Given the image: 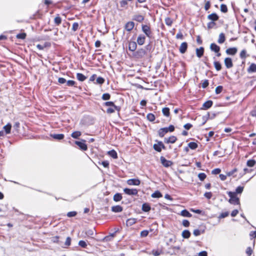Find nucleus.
<instances>
[{"label":"nucleus","mask_w":256,"mask_h":256,"mask_svg":"<svg viewBox=\"0 0 256 256\" xmlns=\"http://www.w3.org/2000/svg\"><path fill=\"white\" fill-rule=\"evenodd\" d=\"M104 106H108L106 110V113L108 114L114 113L116 110L118 112L120 110V107L116 106L114 102L111 101L105 102Z\"/></svg>","instance_id":"1"},{"label":"nucleus","mask_w":256,"mask_h":256,"mask_svg":"<svg viewBox=\"0 0 256 256\" xmlns=\"http://www.w3.org/2000/svg\"><path fill=\"white\" fill-rule=\"evenodd\" d=\"M142 30L145 34L144 36L149 38H151L152 37L153 32L150 23L146 24H142Z\"/></svg>","instance_id":"2"},{"label":"nucleus","mask_w":256,"mask_h":256,"mask_svg":"<svg viewBox=\"0 0 256 256\" xmlns=\"http://www.w3.org/2000/svg\"><path fill=\"white\" fill-rule=\"evenodd\" d=\"M175 128L173 125H170L168 127L160 128L158 130V134L160 137H164L168 132H174Z\"/></svg>","instance_id":"3"},{"label":"nucleus","mask_w":256,"mask_h":256,"mask_svg":"<svg viewBox=\"0 0 256 256\" xmlns=\"http://www.w3.org/2000/svg\"><path fill=\"white\" fill-rule=\"evenodd\" d=\"M227 194L230 197L228 202L232 204L240 205V198L237 196V195L232 192H228Z\"/></svg>","instance_id":"4"},{"label":"nucleus","mask_w":256,"mask_h":256,"mask_svg":"<svg viewBox=\"0 0 256 256\" xmlns=\"http://www.w3.org/2000/svg\"><path fill=\"white\" fill-rule=\"evenodd\" d=\"M146 54V50L144 48H139L133 54V57L140 59L144 57Z\"/></svg>","instance_id":"5"},{"label":"nucleus","mask_w":256,"mask_h":256,"mask_svg":"<svg viewBox=\"0 0 256 256\" xmlns=\"http://www.w3.org/2000/svg\"><path fill=\"white\" fill-rule=\"evenodd\" d=\"M86 142V140H82L81 141H75L74 143L79 147L80 150L86 151L88 150V146Z\"/></svg>","instance_id":"6"},{"label":"nucleus","mask_w":256,"mask_h":256,"mask_svg":"<svg viewBox=\"0 0 256 256\" xmlns=\"http://www.w3.org/2000/svg\"><path fill=\"white\" fill-rule=\"evenodd\" d=\"M160 160L162 166L166 168H168L173 164V162L171 160H167L164 157L162 156Z\"/></svg>","instance_id":"7"},{"label":"nucleus","mask_w":256,"mask_h":256,"mask_svg":"<svg viewBox=\"0 0 256 256\" xmlns=\"http://www.w3.org/2000/svg\"><path fill=\"white\" fill-rule=\"evenodd\" d=\"M124 192L125 194L130 196H136L138 194V191L136 188L130 189L128 188H125L124 189Z\"/></svg>","instance_id":"8"},{"label":"nucleus","mask_w":256,"mask_h":256,"mask_svg":"<svg viewBox=\"0 0 256 256\" xmlns=\"http://www.w3.org/2000/svg\"><path fill=\"white\" fill-rule=\"evenodd\" d=\"M146 40V36H145L143 34H140L137 38L136 42L139 46H142L145 43Z\"/></svg>","instance_id":"9"},{"label":"nucleus","mask_w":256,"mask_h":256,"mask_svg":"<svg viewBox=\"0 0 256 256\" xmlns=\"http://www.w3.org/2000/svg\"><path fill=\"white\" fill-rule=\"evenodd\" d=\"M178 140L176 136H170L168 138H164V142L166 144H174Z\"/></svg>","instance_id":"10"},{"label":"nucleus","mask_w":256,"mask_h":256,"mask_svg":"<svg viewBox=\"0 0 256 256\" xmlns=\"http://www.w3.org/2000/svg\"><path fill=\"white\" fill-rule=\"evenodd\" d=\"M134 26V23L132 21L127 22L124 25V29L128 32H131Z\"/></svg>","instance_id":"11"},{"label":"nucleus","mask_w":256,"mask_h":256,"mask_svg":"<svg viewBox=\"0 0 256 256\" xmlns=\"http://www.w3.org/2000/svg\"><path fill=\"white\" fill-rule=\"evenodd\" d=\"M127 184L130 186H139L140 184V181L138 178H132L127 180Z\"/></svg>","instance_id":"12"},{"label":"nucleus","mask_w":256,"mask_h":256,"mask_svg":"<svg viewBox=\"0 0 256 256\" xmlns=\"http://www.w3.org/2000/svg\"><path fill=\"white\" fill-rule=\"evenodd\" d=\"M137 48V43L134 41H130L128 42V50H129L135 52Z\"/></svg>","instance_id":"13"},{"label":"nucleus","mask_w":256,"mask_h":256,"mask_svg":"<svg viewBox=\"0 0 256 256\" xmlns=\"http://www.w3.org/2000/svg\"><path fill=\"white\" fill-rule=\"evenodd\" d=\"M224 63L226 67L227 68H230L234 66L232 62V60L230 58H225V59L224 60Z\"/></svg>","instance_id":"14"},{"label":"nucleus","mask_w":256,"mask_h":256,"mask_svg":"<svg viewBox=\"0 0 256 256\" xmlns=\"http://www.w3.org/2000/svg\"><path fill=\"white\" fill-rule=\"evenodd\" d=\"M207 18L209 20H211V22H214L219 19V16L215 12L212 13L208 15Z\"/></svg>","instance_id":"15"},{"label":"nucleus","mask_w":256,"mask_h":256,"mask_svg":"<svg viewBox=\"0 0 256 256\" xmlns=\"http://www.w3.org/2000/svg\"><path fill=\"white\" fill-rule=\"evenodd\" d=\"M238 52V49L236 48H230L226 50V52L228 55L234 56Z\"/></svg>","instance_id":"16"},{"label":"nucleus","mask_w":256,"mask_h":256,"mask_svg":"<svg viewBox=\"0 0 256 256\" xmlns=\"http://www.w3.org/2000/svg\"><path fill=\"white\" fill-rule=\"evenodd\" d=\"M188 44L186 42H183L181 44L180 48L179 51L181 54H184L188 49Z\"/></svg>","instance_id":"17"},{"label":"nucleus","mask_w":256,"mask_h":256,"mask_svg":"<svg viewBox=\"0 0 256 256\" xmlns=\"http://www.w3.org/2000/svg\"><path fill=\"white\" fill-rule=\"evenodd\" d=\"M212 104L213 102L212 100H207L203 104L202 109L206 110L211 108L212 106Z\"/></svg>","instance_id":"18"},{"label":"nucleus","mask_w":256,"mask_h":256,"mask_svg":"<svg viewBox=\"0 0 256 256\" xmlns=\"http://www.w3.org/2000/svg\"><path fill=\"white\" fill-rule=\"evenodd\" d=\"M211 51L214 52H218L220 51V47L215 43H212L210 46Z\"/></svg>","instance_id":"19"},{"label":"nucleus","mask_w":256,"mask_h":256,"mask_svg":"<svg viewBox=\"0 0 256 256\" xmlns=\"http://www.w3.org/2000/svg\"><path fill=\"white\" fill-rule=\"evenodd\" d=\"M204 49L203 47L201 46L200 48H197L196 50V55L198 58H202L204 54Z\"/></svg>","instance_id":"20"},{"label":"nucleus","mask_w":256,"mask_h":256,"mask_svg":"<svg viewBox=\"0 0 256 256\" xmlns=\"http://www.w3.org/2000/svg\"><path fill=\"white\" fill-rule=\"evenodd\" d=\"M249 56V54H247V51L246 50L244 49L241 50L240 54V57L242 60L245 61L246 58Z\"/></svg>","instance_id":"21"},{"label":"nucleus","mask_w":256,"mask_h":256,"mask_svg":"<svg viewBox=\"0 0 256 256\" xmlns=\"http://www.w3.org/2000/svg\"><path fill=\"white\" fill-rule=\"evenodd\" d=\"M226 36L225 34L223 32L220 34L218 36V42L220 44H222L224 42L226 41Z\"/></svg>","instance_id":"22"},{"label":"nucleus","mask_w":256,"mask_h":256,"mask_svg":"<svg viewBox=\"0 0 256 256\" xmlns=\"http://www.w3.org/2000/svg\"><path fill=\"white\" fill-rule=\"evenodd\" d=\"M214 156H217L219 158H222L224 156V152L222 148L219 150H216L214 152Z\"/></svg>","instance_id":"23"},{"label":"nucleus","mask_w":256,"mask_h":256,"mask_svg":"<svg viewBox=\"0 0 256 256\" xmlns=\"http://www.w3.org/2000/svg\"><path fill=\"white\" fill-rule=\"evenodd\" d=\"M144 19V17L140 14H136L134 16L133 20L139 22H142Z\"/></svg>","instance_id":"24"},{"label":"nucleus","mask_w":256,"mask_h":256,"mask_svg":"<svg viewBox=\"0 0 256 256\" xmlns=\"http://www.w3.org/2000/svg\"><path fill=\"white\" fill-rule=\"evenodd\" d=\"M151 209L150 206L148 203H144L142 205V210L144 212H148Z\"/></svg>","instance_id":"25"},{"label":"nucleus","mask_w":256,"mask_h":256,"mask_svg":"<svg viewBox=\"0 0 256 256\" xmlns=\"http://www.w3.org/2000/svg\"><path fill=\"white\" fill-rule=\"evenodd\" d=\"M50 136L52 137L55 140H62L64 136V134H50Z\"/></svg>","instance_id":"26"},{"label":"nucleus","mask_w":256,"mask_h":256,"mask_svg":"<svg viewBox=\"0 0 256 256\" xmlns=\"http://www.w3.org/2000/svg\"><path fill=\"white\" fill-rule=\"evenodd\" d=\"M76 76L78 80L80 82H84L87 78V77L82 73H77Z\"/></svg>","instance_id":"27"},{"label":"nucleus","mask_w":256,"mask_h":256,"mask_svg":"<svg viewBox=\"0 0 256 256\" xmlns=\"http://www.w3.org/2000/svg\"><path fill=\"white\" fill-rule=\"evenodd\" d=\"M62 18H60L59 14H57L56 17L54 18V24L58 26L62 23Z\"/></svg>","instance_id":"28"},{"label":"nucleus","mask_w":256,"mask_h":256,"mask_svg":"<svg viewBox=\"0 0 256 256\" xmlns=\"http://www.w3.org/2000/svg\"><path fill=\"white\" fill-rule=\"evenodd\" d=\"M108 154L109 156H110V157L114 159H116L118 158L117 152L114 150L108 151Z\"/></svg>","instance_id":"29"},{"label":"nucleus","mask_w":256,"mask_h":256,"mask_svg":"<svg viewBox=\"0 0 256 256\" xmlns=\"http://www.w3.org/2000/svg\"><path fill=\"white\" fill-rule=\"evenodd\" d=\"M162 112L165 116L169 117L170 116V110L168 107L162 108Z\"/></svg>","instance_id":"30"},{"label":"nucleus","mask_w":256,"mask_h":256,"mask_svg":"<svg viewBox=\"0 0 256 256\" xmlns=\"http://www.w3.org/2000/svg\"><path fill=\"white\" fill-rule=\"evenodd\" d=\"M3 128L6 134H9L11 132L12 124L10 123H8L6 125L4 126Z\"/></svg>","instance_id":"31"},{"label":"nucleus","mask_w":256,"mask_h":256,"mask_svg":"<svg viewBox=\"0 0 256 256\" xmlns=\"http://www.w3.org/2000/svg\"><path fill=\"white\" fill-rule=\"evenodd\" d=\"M122 206L119 205L114 206L112 208V211L115 212H121L122 211Z\"/></svg>","instance_id":"32"},{"label":"nucleus","mask_w":256,"mask_h":256,"mask_svg":"<svg viewBox=\"0 0 256 256\" xmlns=\"http://www.w3.org/2000/svg\"><path fill=\"white\" fill-rule=\"evenodd\" d=\"M180 215L188 218H190L192 216V214L186 210H182L180 212Z\"/></svg>","instance_id":"33"},{"label":"nucleus","mask_w":256,"mask_h":256,"mask_svg":"<svg viewBox=\"0 0 256 256\" xmlns=\"http://www.w3.org/2000/svg\"><path fill=\"white\" fill-rule=\"evenodd\" d=\"M248 72H256V64H252L248 69Z\"/></svg>","instance_id":"34"},{"label":"nucleus","mask_w":256,"mask_h":256,"mask_svg":"<svg viewBox=\"0 0 256 256\" xmlns=\"http://www.w3.org/2000/svg\"><path fill=\"white\" fill-rule=\"evenodd\" d=\"M191 234L188 230H184L182 234V236L184 238H188L190 236Z\"/></svg>","instance_id":"35"},{"label":"nucleus","mask_w":256,"mask_h":256,"mask_svg":"<svg viewBox=\"0 0 256 256\" xmlns=\"http://www.w3.org/2000/svg\"><path fill=\"white\" fill-rule=\"evenodd\" d=\"M122 195L121 194L116 193L114 196L113 199H114V201H115L116 202H118L122 200Z\"/></svg>","instance_id":"36"},{"label":"nucleus","mask_w":256,"mask_h":256,"mask_svg":"<svg viewBox=\"0 0 256 256\" xmlns=\"http://www.w3.org/2000/svg\"><path fill=\"white\" fill-rule=\"evenodd\" d=\"M163 253L162 250L154 249L152 251V254L154 256H158Z\"/></svg>","instance_id":"37"},{"label":"nucleus","mask_w":256,"mask_h":256,"mask_svg":"<svg viewBox=\"0 0 256 256\" xmlns=\"http://www.w3.org/2000/svg\"><path fill=\"white\" fill-rule=\"evenodd\" d=\"M164 22L168 26H171L174 22V20L170 17H166L164 19Z\"/></svg>","instance_id":"38"},{"label":"nucleus","mask_w":256,"mask_h":256,"mask_svg":"<svg viewBox=\"0 0 256 256\" xmlns=\"http://www.w3.org/2000/svg\"><path fill=\"white\" fill-rule=\"evenodd\" d=\"M151 196L153 198H160L162 196V194L160 191L156 190L152 194Z\"/></svg>","instance_id":"39"},{"label":"nucleus","mask_w":256,"mask_h":256,"mask_svg":"<svg viewBox=\"0 0 256 256\" xmlns=\"http://www.w3.org/2000/svg\"><path fill=\"white\" fill-rule=\"evenodd\" d=\"M82 135V132L80 131H75L72 132L71 136L74 138H78Z\"/></svg>","instance_id":"40"},{"label":"nucleus","mask_w":256,"mask_h":256,"mask_svg":"<svg viewBox=\"0 0 256 256\" xmlns=\"http://www.w3.org/2000/svg\"><path fill=\"white\" fill-rule=\"evenodd\" d=\"M244 186H238L236 189V191L235 192H232L235 193V194L236 195H237L238 194H241L242 192L244 190Z\"/></svg>","instance_id":"41"},{"label":"nucleus","mask_w":256,"mask_h":256,"mask_svg":"<svg viewBox=\"0 0 256 256\" xmlns=\"http://www.w3.org/2000/svg\"><path fill=\"white\" fill-rule=\"evenodd\" d=\"M214 66L216 70L217 71H220V70H221L222 67V64L220 63V62H219L218 61L214 62Z\"/></svg>","instance_id":"42"},{"label":"nucleus","mask_w":256,"mask_h":256,"mask_svg":"<svg viewBox=\"0 0 256 256\" xmlns=\"http://www.w3.org/2000/svg\"><path fill=\"white\" fill-rule=\"evenodd\" d=\"M188 146L191 150H196L198 147V144L195 142H190L188 144Z\"/></svg>","instance_id":"43"},{"label":"nucleus","mask_w":256,"mask_h":256,"mask_svg":"<svg viewBox=\"0 0 256 256\" xmlns=\"http://www.w3.org/2000/svg\"><path fill=\"white\" fill-rule=\"evenodd\" d=\"M146 118L150 122H154L156 119L155 116L152 113L148 114L146 116Z\"/></svg>","instance_id":"44"},{"label":"nucleus","mask_w":256,"mask_h":256,"mask_svg":"<svg viewBox=\"0 0 256 256\" xmlns=\"http://www.w3.org/2000/svg\"><path fill=\"white\" fill-rule=\"evenodd\" d=\"M256 164V162L254 160H249L246 162V166L248 167H252Z\"/></svg>","instance_id":"45"},{"label":"nucleus","mask_w":256,"mask_h":256,"mask_svg":"<svg viewBox=\"0 0 256 256\" xmlns=\"http://www.w3.org/2000/svg\"><path fill=\"white\" fill-rule=\"evenodd\" d=\"M220 10L222 12L226 13L228 12V8L226 4H222L220 6Z\"/></svg>","instance_id":"46"},{"label":"nucleus","mask_w":256,"mask_h":256,"mask_svg":"<svg viewBox=\"0 0 256 256\" xmlns=\"http://www.w3.org/2000/svg\"><path fill=\"white\" fill-rule=\"evenodd\" d=\"M136 218H129L126 220V224L128 226H132L136 224Z\"/></svg>","instance_id":"47"},{"label":"nucleus","mask_w":256,"mask_h":256,"mask_svg":"<svg viewBox=\"0 0 256 256\" xmlns=\"http://www.w3.org/2000/svg\"><path fill=\"white\" fill-rule=\"evenodd\" d=\"M153 148L156 151L158 152H161V148L160 146H159V141H158L157 144H154L153 145Z\"/></svg>","instance_id":"48"},{"label":"nucleus","mask_w":256,"mask_h":256,"mask_svg":"<svg viewBox=\"0 0 256 256\" xmlns=\"http://www.w3.org/2000/svg\"><path fill=\"white\" fill-rule=\"evenodd\" d=\"M26 34L25 32H22L18 34L16 38L18 39L24 40L26 38Z\"/></svg>","instance_id":"49"},{"label":"nucleus","mask_w":256,"mask_h":256,"mask_svg":"<svg viewBox=\"0 0 256 256\" xmlns=\"http://www.w3.org/2000/svg\"><path fill=\"white\" fill-rule=\"evenodd\" d=\"M110 94L108 93H104L102 95V98L104 100H109L110 98Z\"/></svg>","instance_id":"50"},{"label":"nucleus","mask_w":256,"mask_h":256,"mask_svg":"<svg viewBox=\"0 0 256 256\" xmlns=\"http://www.w3.org/2000/svg\"><path fill=\"white\" fill-rule=\"evenodd\" d=\"M223 90V86H218L215 89V92L216 94H220Z\"/></svg>","instance_id":"51"},{"label":"nucleus","mask_w":256,"mask_h":256,"mask_svg":"<svg viewBox=\"0 0 256 256\" xmlns=\"http://www.w3.org/2000/svg\"><path fill=\"white\" fill-rule=\"evenodd\" d=\"M78 28H79V24L76 22H74L72 26V30L74 32H76L77 30H78Z\"/></svg>","instance_id":"52"},{"label":"nucleus","mask_w":256,"mask_h":256,"mask_svg":"<svg viewBox=\"0 0 256 256\" xmlns=\"http://www.w3.org/2000/svg\"><path fill=\"white\" fill-rule=\"evenodd\" d=\"M198 178L201 181H203L206 178V175L204 172L200 173L198 174Z\"/></svg>","instance_id":"53"},{"label":"nucleus","mask_w":256,"mask_h":256,"mask_svg":"<svg viewBox=\"0 0 256 256\" xmlns=\"http://www.w3.org/2000/svg\"><path fill=\"white\" fill-rule=\"evenodd\" d=\"M104 79L103 78L100 76L97 78L96 83L100 84H104Z\"/></svg>","instance_id":"54"},{"label":"nucleus","mask_w":256,"mask_h":256,"mask_svg":"<svg viewBox=\"0 0 256 256\" xmlns=\"http://www.w3.org/2000/svg\"><path fill=\"white\" fill-rule=\"evenodd\" d=\"M238 172V168H234L233 170H232L227 172L226 176H232L235 172Z\"/></svg>","instance_id":"55"},{"label":"nucleus","mask_w":256,"mask_h":256,"mask_svg":"<svg viewBox=\"0 0 256 256\" xmlns=\"http://www.w3.org/2000/svg\"><path fill=\"white\" fill-rule=\"evenodd\" d=\"M76 82L72 80H68L66 82V85L68 86H75Z\"/></svg>","instance_id":"56"},{"label":"nucleus","mask_w":256,"mask_h":256,"mask_svg":"<svg viewBox=\"0 0 256 256\" xmlns=\"http://www.w3.org/2000/svg\"><path fill=\"white\" fill-rule=\"evenodd\" d=\"M229 215V212H222L220 216H218L219 218H223L226 216H228Z\"/></svg>","instance_id":"57"},{"label":"nucleus","mask_w":256,"mask_h":256,"mask_svg":"<svg viewBox=\"0 0 256 256\" xmlns=\"http://www.w3.org/2000/svg\"><path fill=\"white\" fill-rule=\"evenodd\" d=\"M246 252L247 254V256H251L252 254L253 250L252 248L249 246L247 248Z\"/></svg>","instance_id":"58"},{"label":"nucleus","mask_w":256,"mask_h":256,"mask_svg":"<svg viewBox=\"0 0 256 256\" xmlns=\"http://www.w3.org/2000/svg\"><path fill=\"white\" fill-rule=\"evenodd\" d=\"M78 244L82 248H86L87 246V244L86 242L82 240L79 241Z\"/></svg>","instance_id":"59"},{"label":"nucleus","mask_w":256,"mask_h":256,"mask_svg":"<svg viewBox=\"0 0 256 256\" xmlns=\"http://www.w3.org/2000/svg\"><path fill=\"white\" fill-rule=\"evenodd\" d=\"M216 24L213 22H210L207 24V26L208 29L212 28L215 26Z\"/></svg>","instance_id":"60"},{"label":"nucleus","mask_w":256,"mask_h":256,"mask_svg":"<svg viewBox=\"0 0 256 256\" xmlns=\"http://www.w3.org/2000/svg\"><path fill=\"white\" fill-rule=\"evenodd\" d=\"M77 214V212L75 211L70 212L67 213V216L68 217H74Z\"/></svg>","instance_id":"61"},{"label":"nucleus","mask_w":256,"mask_h":256,"mask_svg":"<svg viewBox=\"0 0 256 256\" xmlns=\"http://www.w3.org/2000/svg\"><path fill=\"white\" fill-rule=\"evenodd\" d=\"M204 196L208 199L210 200L212 198V192H206L204 194Z\"/></svg>","instance_id":"62"},{"label":"nucleus","mask_w":256,"mask_h":256,"mask_svg":"<svg viewBox=\"0 0 256 256\" xmlns=\"http://www.w3.org/2000/svg\"><path fill=\"white\" fill-rule=\"evenodd\" d=\"M208 80H206L204 81L202 83V87L204 88H206L208 86Z\"/></svg>","instance_id":"63"},{"label":"nucleus","mask_w":256,"mask_h":256,"mask_svg":"<svg viewBox=\"0 0 256 256\" xmlns=\"http://www.w3.org/2000/svg\"><path fill=\"white\" fill-rule=\"evenodd\" d=\"M148 231L147 230H144L140 232V236L141 237H146L148 234Z\"/></svg>","instance_id":"64"}]
</instances>
